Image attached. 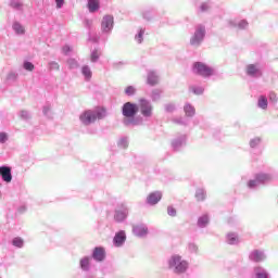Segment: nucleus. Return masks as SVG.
Listing matches in <instances>:
<instances>
[{
	"label": "nucleus",
	"mask_w": 278,
	"mask_h": 278,
	"mask_svg": "<svg viewBox=\"0 0 278 278\" xmlns=\"http://www.w3.org/2000/svg\"><path fill=\"white\" fill-rule=\"evenodd\" d=\"M169 268H174L175 273H186L188 268V263L181 260L179 255H173L168 262Z\"/></svg>",
	"instance_id": "nucleus-1"
},
{
	"label": "nucleus",
	"mask_w": 278,
	"mask_h": 278,
	"mask_svg": "<svg viewBox=\"0 0 278 278\" xmlns=\"http://www.w3.org/2000/svg\"><path fill=\"white\" fill-rule=\"evenodd\" d=\"M193 72L197 73V75H201L202 77H210L214 75V71L211 70L210 66L201 62H195L193 64Z\"/></svg>",
	"instance_id": "nucleus-2"
},
{
	"label": "nucleus",
	"mask_w": 278,
	"mask_h": 278,
	"mask_svg": "<svg viewBox=\"0 0 278 278\" xmlns=\"http://www.w3.org/2000/svg\"><path fill=\"white\" fill-rule=\"evenodd\" d=\"M122 112H123V116H125L126 118H134V116L138 114V105L131 102H126L123 105Z\"/></svg>",
	"instance_id": "nucleus-3"
},
{
	"label": "nucleus",
	"mask_w": 278,
	"mask_h": 278,
	"mask_svg": "<svg viewBox=\"0 0 278 278\" xmlns=\"http://www.w3.org/2000/svg\"><path fill=\"white\" fill-rule=\"evenodd\" d=\"M139 110L142 116L150 117L153 114V106L151 102L144 99L139 100Z\"/></svg>",
	"instance_id": "nucleus-4"
},
{
	"label": "nucleus",
	"mask_w": 278,
	"mask_h": 278,
	"mask_svg": "<svg viewBox=\"0 0 278 278\" xmlns=\"http://www.w3.org/2000/svg\"><path fill=\"white\" fill-rule=\"evenodd\" d=\"M204 38H205V27L201 26L195 30L190 42H191L192 47H199V45H201V42H203Z\"/></svg>",
	"instance_id": "nucleus-5"
},
{
	"label": "nucleus",
	"mask_w": 278,
	"mask_h": 278,
	"mask_svg": "<svg viewBox=\"0 0 278 278\" xmlns=\"http://www.w3.org/2000/svg\"><path fill=\"white\" fill-rule=\"evenodd\" d=\"M114 28V16L112 15H105L102 18V23H101V29L104 34H110V31H112V29Z\"/></svg>",
	"instance_id": "nucleus-6"
},
{
	"label": "nucleus",
	"mask_w": 278,
	"mask_h": 278,
	"mask_svg": "<svg viewBox=\"0 0 278 278\" xmlns=\"http://www.w3.org/2000/svg\"><path fill=\"white\" fill-rule=\"evenodd\" d=\"M79 118L84 125H91V123H94L97 121V113H94V111L88 110L85 111L79 116Z\"/></svg>",
	"instance_id": "nucleus-7"
},
{
	"label": "nucleus",
	"mask_w": 278,
	"mask_h": 278,
	"mask_svg": "<svg viewBox=\"0 0 278 278\" xmlns=\"http://www.w3.org/2000/svg\"><path fill=\"white\" fill-rule=\"evenodd\" d=\"M0 176L2 177L3 181L10 184V181H12V168L8 166H1Z\"/></svg>",
	"instance_id": "nucleus-8"
},
{
	"label": "nucleus",
	"mask_w": 278,
	"mask_h": 278,
	"mask_svg": "<svg viewBox=\"0 0 278 278\" xmlns=\"http://www.w3.org/2000/svg\"><path fill=\"white\" fill-rule=\"evenodd\" d=\"M92 257L97 262H103L105 260V249L94 248L93 253H92Z\"/></svg>",
	"instance_id": "nucleus-9"
},
{
	"label": "nucleus",
	"mask_w": 278,
	"mask_h": 278,
	"mask_svg": "<svg viewBox=\"0 0 278 278\" xmlns=\"http://www.w3.org/2000/svg\"><path fill=\"white\" fill-rule=\"evenodd\" d=\"M147 201L150 205H156L162 201V193L161 192H152L148 195Z\"/></svg>",
	"instance_id": "nucleus-10"
},
{
	"label": "nucleus",
	"mask_w": 278,
	"mask_h": 278,
	"mask_svg": "<svg viewBox=\"0 0 278 278\" xmlns=\"http://www.w3.org/2000/svg\"><path fill=\"white\" fill-rule=\"evenodd\" d=\"M248 75H251L252 77H262V71H260V67L255 64H250L247 67Z\"/></svg>",
	"instance_id": "nucleus-11"
},
{
	"label": "nucleus",
	"mask_w": 278,
	"mask_h": 278,
	"mask_svg": "<svg viewBox=\"0 0 278 278\" xmlns=\"http://www.w3.org/2000/svg\"><path fill=\"white\" fill-rule=\"evenodd\" d=\"M96 114V121H101L108 116V109L104 106H97L96 110L93 111Z\"/></svg>",
	"instance_id": "nucleus-12"
},
{
	"label": "nucleus",
	"mask_w": 278,
	"mask_h": 278,
	"mask_svg": "<svg viewBox=\"0 0 278 278\" xmlns=\"http://www.w3.org/2000/svg\"><path fill=\"white\" fill-rule=\"evenodd\" d=\"M132 231L135 236H138L139 238H142L149 233V229L144 226H134Z\"/></svg>",
	"instance_id": "nucleus-13"
},
{
	"label": "nucleus",
	"mask_w": 278,
	"mask_h": 278,
	"mask_svg": "<svg viewBox=\"0 0 278 278\" xmlns=\"http://www.w3.org/2000/svg\"><path fill=\"white\" fill-rule=\"evenodd\" d=\"M114 218L117 223H123V220L127 218V208H124L123 211H116Z\"/></svg>",
	"instance_id": "nucleus-14"
},
{
	"label": "nucleus",
	"mask_w": 278,
	"mask_h": 278,
	"mask_svg": "<svg viewBox=\"0 0 278 278\" xmlns=\"http://www.w3.org/2000/svg\"><path fill=\"white\" fill-rule=\"evenodd\" d=\"M125 240H126L125 231H119L114 237V243L116 244V247H121V244H123Z\"/></svg>",
	"instance_id": "nucleus-15"
},
{
	"label": "nucleus",
	"mask_w": 278,
	"mask_h": 278,
	"mask_svg": "<svg viewBox=\"0 0 278 278\" xmlns=\"http://www.w3.org/2000/svg\"><path fill=\"white\" fill-rule=\"evenodd\" d=\"M250 260H252V262H262L264 260V253L255 250L251 253Z\"/></svg>",
	"instance_id": "nucleus-16"
},
{
	"label": "nucleus",
	"mask_w": 278,
	"mask_h": 278,
	"mask_svg": "<svg viewBox=\"0 0 278 278\" xmlns=\"http://www.w3.org/2000/svg\"><path fill=\"white\" fill-rule=\"evenodd\" d=\"M88 9L89 12H98L100 5H99V0H88Z\"/></svg>",
	"instance_id": "nucleus-17"
},
{
	"label": "nucleus",
	"mask_w": 278,
	"mask_h": 278,
	"mask_svg": "<svg viewBox=\"0 0 278 278\" xmlns=\"http://www.w3.org/2000/svg\"><path fill=\"white\" fill-rule=\"evenodd\" d=\"M159 83H160V80L157 79V75H155V73H153V72H150L148 74V84L150 86H156V84H159Z\"/></svg>",
	"instance_id": "nucleus-18"
},
{
	"label": "nucleus",
	"mask_w": 278,
	"mask_h": 278,
	"mask_svg": "<svg viewBox=\"0 0 278 278\" xmlns=\"http://www.w3.org/2000/svg\"><path fill=\"white\" fill-rule=\"evenodd\" d=\"M258 108H261L262 110H266V108H268V99L266 98V96H261L258 98Z\"/></svg>",
	"instance_id": "nucleus-19"
},
{
	"label": "nucleus",
	"mask_w": 278,
	"mask_h": 278,
	"mask_svg": "<svg viewBox=\"0 0 278 278\" xmlns=\"http://www.w3.org/2000/svg\"><path fill=\"white\" fill-rule=\"evenodd\" d=\"M195 199L197 201H205V191L203 189H197Z\"/></svg>",
	"instance_id": "nucleus-20"
},
{
	"label": "nucleus",
	"mask_w": 278,
	"mask_h": 278,
	"mask_svg": "<svg viewBox=\"0 0 278 278\" xmlns=\"http://www.w3.org/2000/svg\"><path fill=\"white\" fill-rule=\"evenodd\" d=\"M80 267L83 268V270H88V268H90V258L84 257L80 261Z\"/></svg>",
	"instance_id": "nucleus-21"
},
{
	"label": "nucleus",
	"mask_w": 278,
	"mask_h": 278,
	"mask_svg": "<svg viewBox=\"0 0 278 278\" xmlns=\"http://www.w3.org/2000/svg\"><path fill=\"white\" fill-rule=\"evenodd\" d=\"M268 179H270V176H268L267 174H258L256 176V181L258 184H264V181H268Z\"/></svg>",
	"instance_id": "nucleus-22"
},
{
	"label": "nucleus",
	"mask_w": 278,
	"mask_h": 278,
	"mask_svg": "<svg viewBox=\"0 0 278 278\" xmlns=\"http://www.w3.org/2000/svg\"><path fill=\"white\" fill-rule=\"evenodd\" d=\"M13 247H17V249H23L24 241L21 237L14 238L12 241Z\"/></svg>",
	"instance_id": "nucleus-23"
},
{
	"label": "nucleus",
	"mask_w": 278,
	"mask_h": 278,
	"mask_svg": "<svg viewBox=\"0 0 278 278\" xmlns=\"http://www.w3.org/2000/svg\"><path fill=\"white\" fill-rule=\"evenodd\" d=\"M207 223H210V217H207V215L200 217L198 220V224L200 227H205V225H207Z\"/></svg>",
	"instance_id": "nucleus-24"
},
{
	"label": "nucleus",
	"mask_w": 278,
	"mask_h": 278,
	"mask_svg": "<svg viewBox=\"0 0 278 278\" xmlns=\"http://www.w3.org/2000/svg\"><path fill=\"white\" fill-rule=\"evenodd\" d=\"M185 112L187 116H194V109L190 104L185 105Z\"/></svg>",
	"instance_id": "nucleus-25"
},
{
	"label": "nucleus",
	"mask_w": 278,
	"mask_h": 278,
	"mask_svg": "<svg viewBox=\"0 0 278 278\" xmlns=\"http://www.w3.org/2000/svg\"><path fill=\"white\" fill-rule=\"evenodd\" d=\"M83 75H85V77H87V79H90L92 77V72L90 71V67L84 66Z\"/></svg>",
	"instance_id": "nucleus-26"
},
{
	"label": "nucleus",
	"mask_w": 278,
	"mask_h": 278,
	"mask_svg": "<svg viewBox=\"0 0 278 278\" xmlns=\"http://www.w3.org/2000/svg\"><path fill=\"white\" fill-rule=\"evenodd\" d=\"M13 29L16 31V34H25V28L21 24H14Z\"/></svg>",
	"instance_id": "nucleus-27"
},
{
	"label": "nucleus",
	"mask_w": 278,
	"mask_h": 278,
	"mask_svg": "<svg viewBox=\"0 0 278 278\" xmlns=\"http://www.w3.org/2000/svg\"><path fill=\"white\" fill-rule=\"evenodd\" d=\"M67 65L70 66V68H77V66H79V64L77 63V60L75 59L67 60Z\"/></svg>",
	"instance_id": "nucleus-28"
},
{
	"label": "nucleus",
	"mask_w": 278,
	"mask_h": 278,
	"mask_svg": "<svg viewBox=\"0 0 278 278\" xmlns=\"http://www.w3.org/2000/svg\"><path fill=\"white\" fill-rule=\"evenodd\" d=\"M191 92H193V94H203V87H191L190 88Z\"/></svg>",
	"instance_id": "nucleus-29"
},
{
	"label": "nucleus",
	"mask_w": 278,
	"mask_h": 278,
	"mask_svg": "<svg viewBox=\"0 0 278 278\" xmlns=\"http://www.w3.org/2000/svg\"><path fill=\"white\" fill-rule=\"evenodd\" d=\"M255 273L257 278H268V274L266 271L260 273V267L255 268Z\"/></svg>",
	"instance_id": "nucleus-30"
},
{
	"label": "nucleus",
	"mask_w": 278,
	"mask_h": 278,
	"mask_svg": "<svg viewBox=\"0 0 278 278\" xmlns=\"http://www.w3.org/2000/svg\"><path fill=\"white\" fill-rule=\"evenodd\" d=\"M125 92H126V94H128L129 97H131V94H135V93H136V88H134V86H128V87L125 89Z\"/></svg>",
	"instance_id": "nucleus-31"
},
{
	"label": "nucleus",
	"mask_w": 278,
	"mask_h": 278,
	"mask_svg": "<svg viewBox=\"0 0 278 278\" xmlns=\"http://www.w3.org/2000/svg\"><path fill=\"white\" fill-rule=\"evenodd\" d=\"M143 36H144V29H140L138 35L136 36V40H137V42H139V45L142 42Z\"/></svg>",
	"instance_id": "nucleus-32"
},
{
	"label": "nucleus",
	"mask_w": 278,
	"mask_h": 278,
	"mask_svg": "<svg viewBox=\"0 0 278 278\" xmlns=\"http://www.w3.org/2000/svg\"><path fill=\"white\" fill-rule=\"evenodd\" d=\"M25 71H34L35 66L31 64V62H25L24 63Z\"/></svg>",
	"instance_id": "nucleus-33"
},
{
	"label": "nucleus",
	"mask_w": 278,
	"mask_h": 278,
	"mask_svg": "<svg viewBox=\"0 0 278 278\" xmlns=\"http://www.w3.org/2000/svg\"><path fill=\"white\" fill-rule=\"evenodd\" d=\"M99 60V51L94 50L91 53V62H97Z\"/></svg>",
	"instance_id": "nucleus-34"
},
{
	"label": "nucleus",
	"mask_w": 278,
	"mask_h": 278,
	"mask_svg": "<svg viewBox=\"0 0 278 278\" xmlns=\"http://www.w3.org/2000/svg\"><path fill=\"white\" fill-rule=\"evenodd\" d=\"M50 68L51 71H60V64H58V62H51Z\"/></svg>",
	"instance_id": "nucleus-35"
},
{
	"label": "nucleus",
	"mask_w": 278,
	"mask_h": 278,
	"mask_svg": "<svg viewBox=\"0 0 278 278\" xmlns=\"http://www.w3.org/2000/svg\"><path fill=\"white\" fill-rule=\"evenodd\" d=\"M167 213H168L169 216H177V211L173 206H169L167 208Z\"/></svg>",
	"instance_id": "nucleus-36"
},
{
	"label": "nucleus",
	"mask_w": 278,
	"mask_h": 278,
	"mask_svg": "<svg viewBox=\"0 0 278 278\" xmlns=\"http://www.w3.org/2000/svg\"><path fill=\"white\" fill-rule=\"evenodd\" d=\"M228 240H229L230 244H233V242H237L238 237H236V235H233V233H230V235H228Z\"/></svg>",
	"instance_id": "nucleus-37"
},
{
	"label": "nucleus",
	"mask_w": 278,
	"mask_h": 278,
	"mask_svg": "<svg viewBox=\"0 0 278 278\" xmlns=\"http://www.w3.org/2000/svg\"><path fill=\"white\" fill-rule=\"evenodd\" d=\"M8 141V134L0 132V142L3 144V142Z\"/></svg>",
	"instance_id": "nucleus-38"
},
{
	"label": "nucleus",
	"mask_w": 278,
	"mask_h": 278,
	"mask_svg": "<svg viewBox=\"0 0 278 278\" xmlns=\"http://www.w3.org/2000/svg\"><path fill=\"white\" fill-rule=\"evenodd\" d=\"M257 178H255L254 180H250L249 182H248V186H249V188H255V186H257Z\"/></svg>",
	"instance_id": "nucleus-39"
},
{
	"label": "nucleus",
	"mask_w": 278,
	"mask_h": 278,
	"mask_svg": "<svg viewBox=\"0 0 278 278\" xmlns=\"http://www.w3.org/2000/svg\"><path fill=\"white\" fill-rule=\"evenodd\" d=\"M257 144H260V139H254V140H252V141L250 142V146H251L252 148L257 147Z\"/></svg>",
	"instance_id": "nucleus-40"
},
{
	"label": "nucleus",
	"mask_w": 278,
	"mask_h": 278,
	"mask_svg": "<svg viewBox=\"0 0 278 278\" xmlns=\"http://www.w3.org/2000/svg\"><path fill=\"white\" fill-rule=\"evenodd\" d=\"M200 9H201V12H205L206 10H210V7L205 3H202Z\"/></svg>",
	"instance_id": "nucleus-41"
},
{
	"label": "nucleus",
	"mask_w": 278,
	"mask_h": 278,
	"mask_svg": "<svg viewBox=\"0 0 278 278\" xmlns=\"http://www.w3.org/2000/svg\"><path fill=\"white\" fill-rule=\"evenodd\" d=\"M64 5V0H56V8H62Z\"/></svg>",
	"instance_id": "nucleus-42"
},
{
	"label": "nucleus",
	"mask_w": 278,
	"mask_h": 278,
	"mask_svg": "<svg viewBox=\"0 0 278 278\" xmlns=\"http://www.w3.org/2000/svg\"><path fill=\"white\" fill-rule=\"evenodd\" d=\"M63 51H64V53H68V51H71V48L67 47V46H65V47L63 48Z\"/></svg>",
	"instance_id": "nucleus-43"
},
{
	"label": "nucleus",
	"mask_w": 278,
	"mask_h": 278,
	"mask_svg": "<svg viewBox=\"0 0 278 278\" xmlns=\"http://www.w3.org/2000/svg\"><path fill=\"white\" fill-rule=\"evenodd\" d=\"M49 111H50V109H49V108H46V109L43 110V113H45V114H49Z\"/></svg>",
	"instance_id": "nucleus-44"
}]
</instances>
